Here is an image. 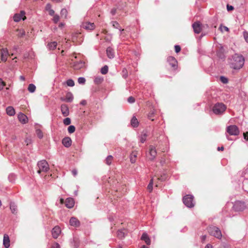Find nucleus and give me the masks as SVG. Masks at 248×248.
Segmentation results:
<instances>
[{
    "instance_id": "obj_45",
    "label": "nucleus",
    "mask_w": 248,
    "mask_h": 248,
    "mask_svg": "<svg viewBox=\"0 0 248 248\" xmlns=\"http://www.w3.org/2000/svg\"><path fill=\"white\" fill-rule=\"evenodd\" d=\"M243 35L245 41L248 43V32L246 31H244Z\"/></svg>"
},
{
    "instance_id": "obj_7",
    "label": "nucleus",
    "mask_w": 248,
    "mask_h": 248,
    "mask_svg": "<svg viewBox=\"0 0 248 248\" xmlns=\"http://www.w3.org/2000/svg\"><path fill=\"white\" fill-rule=\"evenodd\" d=\"M111 24L112 27L114 28L118 29L120 31V37L121 39H123L124 37V30L122 29L121 27H120L119 24L115 21H113L111 22Z\"/></svg>"
},
{
    "instance_id": "obj_31",
    "label": "nucleus",
    "mask_w": 248,
    "mask_h": 248,
    "mask_svg": "<svg viewBox=\"0 0 248 248\" xmlns=\"http://www.w3.org/2000/svg\"><path fill=\"white\" fill-rule=\"evenodd\" d=\"M147 136V133L146 131H143L142 132L140 138V140L141 143H144L146 140V137Z\"/></svg>"
},
{
    "instance_id": "obj_18",
    "label": "nucleus",
    "mask_w": 248,
    "mask_h": 248,
    "mask_svg": "<svg viewBox=\"0 0 248 248\" xmlns=\"http://www.w3.org/2000/svg\"><path fill=\"white\" fill-rule=\"evenodd\" d=\"M61 232L60 228L58 226H55L52 230V235L53 237L55 239L57 238L61 233Z\"/></svg>"
},
{
    "instance_id": "obj_63",
    "label": "nucleus",
    "mask_w": 248,
    "mask_h": 248,
    "mask_svg": "<svg viewBox=\"0 0 248 248\" xmlns=\"http://www.w3.org/2000/svg\"><path fill=\"white\" fill-rule=\"evenodd\" d=\"M15 175L13 174H10L9 176V179H10V178L12 177L13 178V179L15 178ZM10 181H11V180H10Z\"/></svg>"
},
{
    "instance_id": "obj_39",
    "label": "nucleus",
    "mask_w": 248,
    "mask_h": 248,
    "mask_svg": "<svg viewBox=\"0 0 248 248\" xmlns=\"http://www.w3.org/2000/svg\"><path fill=\"white\" fill-rule=\"evenodd\" d=\"M75 130L76 128L74 125H71L68 127V131L70 134L74 133L75 131Z\"/></svg>"
},
{
    "instance_id": "obj_42",
    "label": "nucleus",
    "mask_w": 248,
    "mask_h": 248,
    "mask_svg": "<svg viewBox=\"0 0 248 248\" xmlns=\"http://www.w3.org/2000/svg\"><path fill=\"white\" fill-rule=\"evenodd\" d=\"M59 19L60 16L58 15H55L53 16L52 20L55 23H57L59 21Z\"/></svg>"
},
{
    "instance_id": "obj_12",
    "label": "nucleus",
    "mask_w": 248,
    "mask_h": 248,
    "mask_svg": "<svg viewBox=\"0 0 248 248\" xmlns=\"http://www.w3.org/2000/svg\"><path fill=\"white\" fill-rule=\"evenodd\" d=\"M61 110L62 115L67 117L69 114V110L67 105L63 104L61 106Z\"/></svg>"
},
{
    "instance_id": "obj_4",
    "label": "nucleus",
    "mask_w": 248,
    "mask_h": 248,
    "mask_svg": "<svg viewBox=\"0 0 248 248\" xmlns=\"http://www.w3.org/2000/svg\"><path fill=\"white\" fill-rule=\"evenodd\" d=\"M210 235L215 236L218 239H221L222 234L219 229L216 226H210L207 229Z\"/></svg>"
},
{
    "instance_id": "obj_5",
    "label": "nucleus",
    "mask_w": 248,
    "mask_h": 248,
    "mask_svg": "<svg viewBox=\"0 0 248 248\" xmlns=\"http://www.w3.org/2000/svg\"><path fill=\"white\" fill-rule=\"evenodd\" d=\"M183 203L188 208H192L194 206V197L191 195H186L183 197Z\"/></svg>"
},
{
    "instance_id": "obj_57",
    "label": "nucleus",
    "mask_w": 248,
    "mask_h": 248,
    "mask_svg": "<svg viewBox=\"0 0 248 248\" xmlns=\"http://www.w3.org/2000/svg\"><path fill=\"white\" fill-rule=\"evenodd\" d=\"M77 173H78V172H77V170H75V169H74V170H72V174H73L74 176H76V175H77Z\"/></svg>"
},
{
    "instance_id": "obj_22",
    "label": "nucleus",
    "mask_w": 248,
    "mask_h": 248,
    "mask_svg": "<svg viewBox=\"0 0 248 248\" xmlns=\"http://www.w3.org/2000/svg\"><path fill=\"white\" fill-rule=\"evenodd\" d=\"M75 204V202L73 199L69 198L66 199L65 206L68 208H72Z\"/></svg>"
},
{
    "instance_id": "obj_50",
    "label": "nucleus",
    "mask_w": 248,
    "mask_h": 248,
    "mask_svg": "<svg viewBox=\"0 0 248 248\" xmlns=\"http://www.w3.org/2000/svg\"><path fill=\"white\" fill-rule=\"evenodd\" d=\"M51 248H60V246L58 243H55L52 245Z\"/></svg>"
},
{
    "instance_id": "obj_43",
    "label": "nucleus",
    "mask_w": 248,
    "mask_h": 248,
    "mask_svg": "<svg viewBox=\"0 0 248 248\" xmlns=\"http://www.w3.org/2000/svg\"><path fill=\"white\" fill-rule=\"evenodd\" d=\"M63 124L66 125H69L71 124V119L68 117L65 118L63 120Z\"/></svg>"
},
{
    "instance_id": "obj_3",
    "label": "nucleus",
    "mask_w": 248,
    "mask_h": 248,
    "mask_svg": "<svg viewBox=\"0 0 248 248\" xmlns=\"http://www.w3.org/2000/svg\"><path fill=\"white\" fill-rule=\"evenodd\" d=\"M37 167L38 168L37 173L39 174H40L41 172H46L49 169L48 163L45 160L38 161L37 163Z\"/></svg>"
},
{
    "instance_id": "obj_8",
    "label": "nucleus",
    "mask_w": 248,
    "mask_h": 248,
    "mask_svg": "<svg viewBox=\"0 0 248 248\" xmlns=\"http://www.w3.org/2000/svg\"><path fill=\"white\" fill-rule=\"evenodd\" d=\"M25 12L24 11H21L19 14H16L13 16V19L15 22H18L21 19L25 20L26 17L25 16Z\"/></svg>"
},
{
    "instance_id": "obj_11",
    "label": "nucleus",
    "mask_w": 248,
    "mask_h": 248,
    "mask_svg": "<svg viewBox=\"0 0 248 248\" xmlns=\"http://www.w3.org/2000/svg\"><path fill=\"white\" fill-rule=\"evenodd\" d=\"M0 55L1 61L4 62H6L8 55V51L7 48L1 49L0 51Z\"/></svg>"
},
{
    "instance_id": "obj_64",
    "label": "nucleus",
    "mask_w": 248,
    "mask_h": 248,
    "mask_svg": "<svg viewBox=\"0 0 248 248\" xmlns=\"http://www.w3.org/2000/svg\"><path fill=\"white\" fill-rule=\"evenodd\" d=\"M205 248H212V246L210 244H207Z\"/></svg>"
},
{
    "instance_id": "obj_26",
    "label": "nucleus",
    "mask_w": 248,
    "mask_h": 248,
    "mask_svg": "<svg viewBox=\"0 0 248 248\" xmlns=\"http://www.w3.org/2000/svg\"><path fill=\"white\" fill-rule=\"evenodd\" d=\"M65 99L66 102H72L74 99L73 94L71 92H68L65 96Z\"/></svg>"
},
{
    "instance_id": "obj_51",
    "label": "nucleus",
    "mask_w": 248,
    "mask_h": 248,
    "mask_svg": "<svg viewBox=\"0 0 248 248\" xmlns=\"http://www.w3.org/2000/svg\"><path fill=\"white\" fill-rule=\"evenodd\" d=\"M219 28L221 29V31H223V30H222V28L225 31H229V28L228 27H227L226 26H222V25H220V26L219 27Z\"/></svg>"
},
{
    "instance_id": "obj_13",
    "label": "nucleus",
    "mask_w": 248,
    "mask_h": 248,
    "mask_svg": "<svg viewBox=\"0 0 248 248\" xmlns=\"http://www.w3.org/2000/svg\"><path fill=\"white\" fill-rule=\"evenodd\" d=\"M82 27L86 30L91 31L95 28V25L93 23L86 22L82 24Z\"/></svg>"
},
{
    "instance_id": "obj_44",
    "label": "nucleus",
    "mask_w": 248,
    "mask_h": 248,
    "mask_svg": "<svg viewBox=\"0 0 248 248\" xmlns=\"http://www.w3.org/2000/svg\"><path fill=\"white\" fill-rule=\"evenodd\" d=\"M220 81L223 83L226 84L228 82V78L223 76H221L220 78Z\"/></svg>"
},
{
    "instance_id": "obj_9",
    "label": "nucleus",
    "mask_w": 248,
    "mask_h": 248,
    "mask_svg": "<svg viewBox=\"0 0 248 248\" xmlns=\"http://www.w3.org/2000/svg\"><path fill=\"white\" fill-rule=\"evenodd\" d=\"M194 31L196 34H199L202 31V24L199 21L195 22L192 24Z\"/></svg>"
},
{
    "instance_id": "obj_34",
    "label": "nucleus",
    "mask_w": 248,
    "mask_h": 248,
    "mask_svg": "<svg viewBox=\"0 0 248 248\" xmlns=\"http://www.w3.org/2000/svg\"><path fill=\"white\" fill-rule=\"evenodd\" d=\"M108 67L107 65H105L101 69V73L105 75L108 72Z\"/></svg>"
},
{
    "instance_id": "obj_23",
    "label": "nucleus",
    "mask_w": 248,
    "mask_h": 248,
    "mask_svg": "<svg viewBox=\"0 0 248 248\" xmlns=\"http://www.w3.org/2000/svg\"><path fill=\"white\" fill-rule=\"evenodd\" d=\"M107 55L108 58L109 59H112L114 57V51L113 48H112L111 47H108L107 48Z\"/></svg>"
},
{
    "instance_id": "obj_30",
    "label": "nucleus",
    "mask_w": 248,
    "mask_h": 248,
    "mask_svg": "<svg viewBox=\"0 0 248 248\" xmlns=\"http://www.w3.org/2000/svg\"><path fill=\"white\" fill-rule=\"evenodd\" d=\"M57 45V42L54 41L48 43L47 45V47L49 50H54L56 48Z\"/></svg>"
},
{
    "instance_id": "obj_6",
    "label": "nucleus",
    "mask_w": 248,
    "mask_h": 248,
    "mask_svg": "<svg viewBox=\"0 0 248 248\" xmlns=\"http://www.w3.org/2000/svg\"><path fill=\"white\" fill-rule=\"evenodd\" d=\"M226 131L231 135L237 136L239 134V130L235 125L228 126L227 127Z\"/></svg>"
},
{
    "instance_id": "obj_16",
    "label": "nucleus",
    "mask_w": 248,
    "mask_h": 248,
    "mask_svg": "<svg viewBox=\"0 0 248 248\" xmlns=\"http://www.w3.org/2000/svg\"><path fill=\"white\" fill-rule=\"evenodd\" d=\"M3 245L5 248H9L10 246V240L8 234H4L3 239Z\"/></svg>"
},
{
    "instance_id": "obj_61",
    "label": "nucleus",
    "mask_w": 248,
    "mask_h": 248,
    "mask_svg": "<svg viewBox=\"0 0 248 248\" xmlns=\"http://www.w3.org/2000/svg\"><path fill=\"white\" fill-rule=\"evenodd\" d=\"M223 150H224V147H223V146H221V147H218L217 148V150H218V151H223Z\"/></svg>"
},
{
    "instance_id": "obj_24",
    "label": "nucleus",
    "mask_w": 248,
    "mask_h": 248,
    "mask_svg": "<svg viewBox=\"0 0 248 248\" xmlns=\"http://www.w3.org/2000/svg\"><path fill=\"white\" fill-rule=\"evenodd\" d=\"M6 113L7 115L12 116L15 114V110L12 106L8 107L6 109Z\"/></svg>"
},
{
    "instance_id": "obj_48",
    "label": "nucleus",
    "mask_w": 248,
    "mask_h": 248,
    "mask_svg": "<svg viewBox=\"0 0 248 248\" xmlns=\"http://www.w3.org/2000/svg\"><path fill=\"white\" fill-rule=\"evenodd\" d=\"M4 86V82L2 81V80L1 78H0V91L2 90Z\"/></svg>"
},
{
    "instance_id": "obj_38",
    "label": "nucleus",
    "mask_w": 248,
    "mask_h": 248,
    "mask_svg": "<svg viewBox=\"0 0 248 248\" xmlns=\"http://www.w3.org/2000/svg\"><path fill=\"white\" fill-rule=\"evenodd\" d=\"M36 133L39 139H42L43 137V133L40 129L36 130Z\"/></svg>"
},
{
    "instance_id": "obj_32",
    "label": "nucleus",
    "mask_w": 248,
    "mask_h": 248,
    "mask_svg": "<svg viewBox=\"0 0 248 248\" xmlns=\"http://www.w3.org/2000/svg\"><path fill=\"white\" fill-rule=\"evenodd\" d=\"M35 89L36 87L33 84L31 83L29 85L28 90L30 93H34L35 91Z\"/></svg>"
},
{
    "instance_id": "obj_49",
    "label": "nucleus",
    "mask_w": 248,
    "mask_h": 248,
    "mask_svg": "<svg viewBox=\"0 0 248 248\" xmlns=\"http://www.w3.org/2000/svg\"><path fill=\"white\" fill-rule=\"evenodd\" d=\"M175 51L176 53H178L181 50V47L179 45H175L174 46Z\"/></svg>"
},
{
    "instance_id": "obj_35",
    "label": "nucleus",
    "mask_w": 248,
    "mask_h": 248,
    "mask_svg": "<svg viewBox=\"0 0 248 248\" xmlns=\"http://www.w3.org/2000/svg\"><path fill=\"white\" fill-rule=\"evenodd\" d=\"M112 159H113V157L112 155H108L106 159V163L107 165H109L111 164Z\"/></svg>"
},
{
    "instance_id": "obj_19",
    "label": "nucleus",
    "mask_w": 248,
    "mask_h": 248,
    "mask_svg": "<svg viewBox=\"0 0 248 248\" xmlns=\"http://www.w3.org/2000/svg\"><path fill=\"white\" fill-rule=\"evenodd\" d=\"M73 66L75 69L79 70L84 66V62L82 61L74 62Z\"/></svg>"
},
{
    "instance_id": "obj_20",
    "label": "nucleus",
    "mask_w": 248,
    "mask_h": 248,
    "mask_svg": "<svg viewBox=\"0 0 248 248\" xmlns=\"http://www.w3.org/2000/svg\"><path fill=\"white\" fill-rule=\"evenodd\" d=\"M18 119L19 121L22 124H26L28 122V117L24 114L20 112L18 114Z\"/></svg>"
},
{
    "instance_id": "obj_40",
    "label": "nucleus",
    "mask_w": 248,
    "mask_h": 248,
    "mask_svg": "<svg viewBox=\"0 0 248 248\" xmlns=\"http://www.w3.org/2000/svg\"><path fill=\"white\" fill-rule=\"evenodd\" d=\"M153 180L151 179L149 184L148 185L147 188L149 190V192H151L153 190Z\"/></svg>"
},
{
    "instance_id": "obj_14",
    "label": "nucleus",
    "mask_w": 248,
    "mask_h": 248,
    "mask_svg": "<svg viewBox=\"0 0 248 248\" xmlns=\"http://www.w3.org/2000/svg\"><path fill=\"white\" fill-rule=\"evenodd\" d=\"M156 154H157V153H156V151L155 147L153 145L150 146V147H149V154L150 155V159L151 160H154L156 155Z\"/></svg>"
},
{
    "instance_id": "obj_58",
    "label": "nucleus",
    "mask_w": 248,
    "mask_h": 248,
    "mask_svg": "<svg viewBox=\"0 0 248 248\" xmlns=\"http://www.w3.org/2000/svg\"><path fill=\"white\" fill-rule=\"evenodd\" d=\"M239 204H241L240 202H237L235 203V204L234 205V208H235V210H238L237 208V206Z\"/></svg>"
},
{
    "instance_id": "obj_28",
    "label": "nucleus",
    "mask_w": 248,
    "mask_h": 248,
    "mask_svg": "<svg viewBox=\"0 0 248 248\" xmlns=\"http://www.w3.org/2000/svg\"><path fill=\"white\" fill-rule=\"evenodd\" d=\"M10 208L13 214H16L17 213V207L14 202L10 203Z\"/></svg>"
},
{
    "instance_id": "obj_60",
    "label": "nucleus",
    "mask_w": 248,
    "mask_h": 248,
    "mask_svg": "<svg viewBox=\"0 0 248 248\" xmlns=\"http://www.w3.org/2000/svg\"><path fill=\"white\" fill-rule=\"evenodd\" d=\"M86 104V101L84 100H82L80 102V104L82 105H85Z\"/></svg>"
},
{
    "instance_id": "obj_27",
    "label": "nucleus",
    "mask_w": 248,
    "mask_h": 248,
    "mask_svg": "<svg viewBox=\"0 0 248 248\" xmlns=\"http://www.w3.org/2000/svg\"><path fill=\"white\" fill-rule=\"evenodd\" d=\"M137 156V153L135 151L132 152V153L131 154V155H130V162L132 163H134L136 162Z\"/></svg>"
},
{
    "instance_id": "obj_1",
    "label": "nucleus",
    "mask_w": 248,
    "mask_h": 248,
    "mask_svg": "<svg viewBox=\"0 0 248 248\" xmlns=\"http://www.w3.org/2000/svg\"><path fill=\"white\" fill-rule=\"evenodd\" d=\"M245 59L243 56L238 54L233 55L230 62V65L232 68L235 70L241 69L244 65Z\"/></svg>"
},
{
    "instance_id": "obj_56",
    "label": "nucleus",
    "mask_w": 248,
    "mask_h": 248,
    "mask_svg": "<svg viewBox=\"0 0 248 248\" xmlns=\"http://www.w3.org/2000/svg\"><path fill=\"white\" fill-rule=\"evenodd\" d=\"M116 9L114 8L111 9L110 11V13L112 14V15H114L116 14Z\"/></svg>"
},
{
    "instance_id": "obj_15",
    "label": "nucleus",
    "mask_w": 248,
    "mask_h": 248,
    "mask_svg": "<svg viewBox=\"0 0 248 248\" xmlns=\"http://www.w3.org/2000/svg\"><path fill=\"white\" fill-rule=\"evenodd\" d=\"M69 224L71 226L78 227L80 226V221L75 217H72L69 220Z\"/></svg>"
},
{
    "instance_id": "obj_33",
    "label": "nucleus",
    "mask_w": 248,
    "mask_h": 248,
    "mask_svg": "<svg viewBox=\"0 0 248 248\" xmlns=\"http://www.w3.org/2000/svg\"><path fill=\"white\" fill-rule=\"evenodd\" d=\"M224 52V48H223V46H221L220 47L219 50L218 51H217V55L219 58H223V56Z\"/></svg>"
},
{
    "instance_id": "obj_21",
    "label": "nucleus",
    "mask_w": 248,
    "mask_h": 248,
    "mask_svg": "<svg viewBox=\"0 0 248 248\" xmlns=\"http://www.w3.org/2000/svg\"><path fill=\"white\" fill-rule=\"evenodd\" d=\"M141 240L144 241L147 245L151 244V239L147 233L144 232L141 235Z\"/></svg>"
},
{
    "instance_id": "obj_47",
    "label": "nucleus",
    "mask_w": 248,
    "mask_h": 248,
    "mask_svg": "<svg viewBox=\"0 0 248 248\" xmlns=\"http://www.w3.org/2000/svg\"><path fill=\"white\" fill-rule=\"evenodd\" d=\"M127 101L129 103H133L135 102V100L134 99V98L132 96H130L127 99Z\"/></svg>"
},
{
    "instance_id": "obj_55",
    "label": "nucleus",
    "mask_w": 248,
    "mask_h": 248,
    "mask_svg": "<svg viewBox=\"0 0 248 248\" xmlns=\"http://www.w3.org/2000/svg\"><path fill=\"white\" fill-rule=\"evenodd\" d=\"M48 12L49 15L51 16H53L54 15H55V12L52 9L51 10H49L48 11Z\"/></svg>"
},
{
    "instance_id": "obj_46",
    "label": "nucleus",
    "mask_w": 248,
    "mask_h": 248,
    "mask_svg": "<svg viewBox=\"0 0 248 248\" xmlns=\"http://www.w3.org/2000/svg\"><path fill=\"white\" fill-rule=\"evenodd\" d=\"M103 80V79L102 78H96L95 79H94V82L95 83H97V84H99L100 83H101Z\"/></svg>"
},
{
    "instance_id": "obj_29",
    "label": "nucleus",
    "mask_w": 248,
    "mask_h": 248,
    "mask_svg": "<svg viewBox=\"0 0 248 248\" xmlns=\"http://www.w3.org/2000/svg\"><path fill=\"white\" fill-rule=\"evenodd\" d=\"M131 124L133 127H136L139 125V122L136 117L133 116L131 120Z\"/></svg>"
},
{
    "instance_id": "obj_54",
    "label": "nucleus",
    "mask_w": 248,
    "mask_h": 248,
    "mask_svg": "<svg viewBox=\"0 0 248 248\" xmlns=\"http://www.w3.org/2000/svg\"><path fill=\"white\" fill-rule=\"evenodd\" d=\"M51 9V5L49 3L47 4L46 6V10L47 11H48L49 10H50Z\"/></svg>"
},
{
    "instance_id": "obj_59",
    "label": "nucleus",
    "mask_w": 248,
    "mask_h": 248,
    "mask_svg": "<svg viewBox=\"0 0 248 248\" xmlns=\"http://www.w3.org/2000/svg\"><path fill=\"white\" fill-rule=\"evenodd\" d=\"M206 238V236L205 235H202L201 237V240L202 242H204Z\"/></svg>"
},
{
    "instance_id": "obj_53",
    "label": "nucleus",
    "mask_w": 248,
    "mask_h": 248,
    "mask_svg": "<svg viewBox=\"0 0 248 248\" xmlns=\"http://www.w3.org/2000/svg\"><path fill=\"white\" fill-rule=\"evenodd\" d=\"M234 9L232 5H230L229 4H228L227 5V9L228 11H231V10H232L233 9Z\"/></svg>"
},
{
    "instance_id": "obj_17",
    "label": "nucleus",
    "mask_w": 248,
    "mask_h": 248,
    "mask_svg": "<svg viewBox=\"0 0 248 248\" xmlns=\"http://www.w3.org/2000/svg\"><path fill=\"white\" fill-rule=\"evenodd\" d=\"M62 144L66 148L69 147L72 144V140L71 138L68 137L64 138L62 140Z\"/></svg>"
},
{
    "instance_id": "obj_36",
    "label": "nucleus",
    "mask_w": 248,
    "mask_h": 248,
    "mask_svg": "<svg viewBox=\"0 0 248 248\" xmlns=\"http://www.w3.org/2000/svg\"><path fill=\"white\" fill-rule=\"evenodd\" d=\"M61 15L62 17L63 16L64 18H66L67 16V10L65 8L62 9L61 11Z\"/></svg>"
},
{
    "instance_id": "obj_52",
    "label": "nucleus",
    "mask_w": 248,
    "mask_h": 248,
    "mask_svg": "<svg viewBox=\"0 0 248 248\" xmlns=\"http://www.w3.org/2000/svg\"><path fill=\"white\" fill-rule=\"evenodd\" d=\"M159 180L161 181H165L167 179V177L165 175L161 176L160 177L158 178Z\"/></svg>"
},
{
    "instance_id": "obj_10",
    "label": "nucleus",
    "mask_w": 248,
    "mask_h": 248,
    "mask_svg": "<svg viewBox=\"0 0 248 248\" xmlns=\"http://www.w3.org/2000/svg\"><path fill=\"white\" fill-rule=\"evenodd\" d=\"M167 62L174 69H176L177 68V61L174 57L172 56L168 57L167 58Z\"/></svg>"
},
{
    "instance_id": "obj_25",
    "label": "nucleus",
    "mask_w": 248,
    "mask_h": 248,
    "mask_svg": "<svg viewBox=\"0 0 248 248\" xmlns=\"http://www.w3.org/2000/svg\"><path fill=\"white\" fill-rule=\"evenodd\" d=\"M125 235V232L124 230H119L117 232V236L119 239H123Z\"/></svg>"
},
{
    "instance_id": "obj_62",
    "label": "nucleus",
    "mask_w": 248,
    "mask_h": 248,
    "mask_svg": "<svg viewBox=\"0 0 248 248\" xmlns=\"http://www.w3.org/2000/svg\"><path fill=\"white\" fill-rule=\"evenodd\" d=\"M244 138L245 140H248V137H247V133H244Z\"/></svg>"
},
{
    "instance_id": "obj_37",
    "label": "nucleus",
    "mask_w": 248,
    "mask_h": 248,
    "mask_svg": "<svg viewBox=\"0 0 248 248\" xmlns=\"http://www.w3.org/2000/svg\"><path fill=\"white\" fill-rule=\"evenodd\" d=\"M66 84L68 86L73 87L75 85V82L73 79H69L66 81Z\"/></svg>"
},
{
    "instance_id": "obj_2",
    "label": "nucleus",
    "mask_w": 248,
    "mask_h": 248,
    "mask_svg": "<svg viewBox=\"0 0 248 248\" xmlns=\"http://www.w3.org/2000/svg\"><path fill=\"white\" fill-rule=\"evenodd\" d=\"M226 107L222 103H217L213 107V111L216 115L222 114L226 110Z\"/></svg>"
},
{
    "instance_id": "obj_41",
    "label": "nucleus",
    "mask_w": 248,
    "mask_h": 248,
    "mask_svg": "<svg viewBox=\"0 0 248 248\" xmlns=\"http://www.w3.org/2000/svg\"><path fill=\"white\" fill-rule=\"evenodd\" d=\"M78 83L80 84H84L85 83L86 79L84 77H79L78 78Z\"/></svg>"
}]
</instances>
